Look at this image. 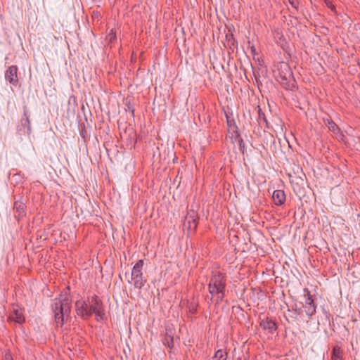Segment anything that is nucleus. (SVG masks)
Wrapping results in <instances>:
<instances>
[{
  "label": "nucleus",
  "instance_id": "20e7f679",
  "mask_svg": "<svg viewBox=\"0 0 360 360\" xmlns=\"http://www.w3.org/2000/svg\"><path fill=\"white\" fill-rule=\"evenodd\" d=\"M89 308L91 311V316L94 314L98 321L106 319L104 306L102 300L96 295H94L88 297Z\"/></svg>",
  "mask_w": 360,
  "mask_h": 360
},
{
  "label": "nucleus",
  "instance_id": "ddd939ff",
  "mask_svg": "<svg viewBox=\"0 0 360 360\" xmlns=\"http://www.w3.org/2000/svg\"><path fill=\"white\" fill-rule=\"evenodd\" d=\"M188 224V229L190 231H194L196 229L198 223L196 219V216L194 212L192 214L186 217L184 225Z\"/></svg>",
  "mask_w": 360,
  "mask_h": 360
},
{
  "label": "nucleus",
  "instance_id": "412c9836",
  "mask_svg": "<svg viewBox=\"0 0 360 360\" xmlns=\"http://www.w3.org/2000/svg\"><path fill=\"white\" fill-rule=\"evenodd\" d=\"M214 358L216 359V360H226L227 352L224 349H218L215 352Z\"/></svg>",
  "mask_w": 360,
  "mask_h": 360
},
{
  "label": "nucleus",
  "instance_id": "f03ea898",
  "mask_svg": "<svg viewBox=\"0 0 360 360\" xmlns=\"http://www.w3.org/2000/svg\"><path fill=\"white\" fill-rule=\"evenodd\" d=\"M226 287L225 275L220 271L212 272L208 283L210 301L212 302L215 299L217 304L220 303L225 297Z\"/></svg>",
  "mask_w": 360,
  "mask_h": 360
},
{
  "label": "nucleus",
  "instance_id": "b1692460",
  "mask_svg": "<svg viewBox=\"0 0 360 360\" xmlns=\"http://www.w3.org/2000/svg\"><path fill=\"white\" fill-rule=\"evenodd\" d=\"M231 139H234L235 141L238 139L240 150H242L243 151L244 150L245 143L243 141V139L241 137H240V136L238 138H236L235 135L232 134Z\"/></svg>",
  "mask_w": 360,
  "mask_h": 360
},
{
  "label": "nucleus",
  "instance_id": "dca6fc26",
  "mask_svg": "<svg viewBox=\"0 0 360 360\" xmlns=\"http://www.w3.org/2000/svg\"><path fill=\"white\" fill-rule=\"evenodd\" d=\"M131 280L134 281V286L135 288L141 289L146 283V280L144 279L143 275H135L131 276Z\"/></svg>",
  "mask_w": 360,
  "mask_h": 360
},
{
  "label": "nucleus",
  "instance_id": "aec40b11",
  "mask_svg": "<svg viewBox=\"0 0 360 360\" xmlns=\"http://www.w3.org/2000/svg\"><path fill=\"white\" fill-rule=\"evenodd\" d=\"M25 205L22 202L15 201L14 203V208L20 215L25 214Z\"/></svg>",
  "mask_w": 360,
  "mask_h": 360
},
{
  "label": "nucleus",
  "instance_id": "7ed1b4c3",
  "mask_svg": "<svg viewBox=\"0 0 360 360\" xmlns=\"http://www.w3.org/2000/svg\"><path fill=\"white\" fill-rule=\"evenodd\" d=\"M274 75L276 80L286 90L292 91L295 89L296 81L292 70L285 62H279L275 65Z\"/></svg>",
  "mask_w": 360,
  "mask_h": 360
},
{
  "label": "nucleus",
  "instance_id": "39448f33",
  "mask_svg": "<svg viewBox=\"0 0 360 360\" xmlns=\"http://www.w3.org/2000/svg\"><path fill=\"white\" fill-rule=\"evenodd\" d=\"M89 302L86 300L80 299L75 302V311L78 316L83 319H88L91 317V311L88 309Z\"/></svg>",
  "mask_w": 360,
  "mask_h": 360
},
{
  "label": "nucleus",
  "instance_id": "0eeeda50",
  "mask_svg": "<svg viewBox=\"0 0 360 360\" xmlns=\"http://www.w3.org/2000/svg\"><path fill=\"white\" fill-rule=\"evenodd\" d=\"M18 70L16 65H11L6 71L5 78L13 85H16L18 82Z\"/></svg>",
  "mask_w": 360,
  "mask_h": 360
},
{
  "label": "nucleus",
  "instance_id": "c85d7f7f",
  "mask_svg": "<svg viewBox=\"0 0 360 360\" xmlns=\"http://www.w3.org/2000/svg\"><path fill=\"white\" fill-rule=\"evenodd\" d=\"M128 108H129V110L131 112V115H134V108L128 106Z\"/></svg>",
  "mask_w": 360,
  "mask_h": 360
},
{
  "label": "nucleus",
  "instance_id": "9d476101",
  "mask_svg": "<svg viewBox=\"0 0 360 360\" xmlns=\"http://www.w3.org/2000/svg\"><path fill=\"white\" fill-rule=\"evenodd\" d=\"M9 319L19 324H21L25 321V317L23 316L22 309L18 306L13 307V310L11 312Z\"/></svg>",
  "mask_w": 360,
  "mask_h": 360
},
{
  "label": "nucleus",
  "instance_id": "4468645a",
  "mask_svg": "<svg viewBox=\"0 0 360 360\" xmlns=\"http://www.w3.org/2000/svg\"><path fill=\"white\" fill-rule=\"evenodd\" d=\"M325 124L328 127L330 131H331L335 135L338 136L341 134V131L339 127L335 123V122L330 119L327 118L324 120Z\"/></svg>",
  "mask_w": 360,
  "mask_h": 360
},
{
  "label": "nucleus",
  "instance_id": "1a4fd4ad",
  "mask_svg": "<svg viewBox=\"0 0 360 360\" xmlns=\"http://www.w3.org/2000/svg\"><path fill=\"white\" fill-rule=\"evenodd\" d=\"M259 326L263 330H267L270 334H274L278 329L276 322L268 317L261 320Z\"/></svg>",
  "mask_w": 360,
  "mask_h": 360
},
{
  "label": "nucleus",
  "instance_id": "2eb2a0df",
  "mask_svg": "<svg viewBox=\"0 0 360 360\" xmlns=\"http://www.w3.org/2000/svg\"><path fill=\"white\" fill-rule=\"evenodd\" d=\"M162 343L169 349L174 347V336L171 330H166V333L162 339Z\"/></svg>",
  "mask_w": 360,
  "mask_h": 360
},
{
  "label": "nucleus",
  "instance_id": "c756f323",
  "mask_svg": "<svg viewBox=\"0 0 360 360\" xmlns=\"http://www.w3.org/2000/svg\"><path fill=\"white\" fill-rule=\"evenodd\" d=\"M241 360V359H240Z\"/></svg>",
  "mask_w": 360,
  "mask_h": 360
},
{
  "label": "nucleus",
  "instance_id": "9b49d317",
  "mask_svg": "<svg viewBox=\"0 0 360 360\" xmlns=\"http://www.w3.org/2000/svg\"><path fill=\"white\" fill-rule=\"evenodd\" d=\"M290 314V318L295 321H301L302 320V309L298 307L297 304H294L291 306V308L288 309Z\"/></svg>",
  "mask_w": 360,
  "mask_h": 360
},
{
  "label": "nucleus",
  "instance_id": "5701e85b",
  "mask_svg": "<svg viewBox=\"0 0 360 360\" xmlns=\"http://www.w3.org/2000/svg\"><path fill=\"white\" fill-rule=\"evenodd\" d=\"M227 124L229 128V131H233V134L235 135L236 138H238L239 136V134L237 131V127L236 126L234 121L233 120V122H231L229 120H228Z\"/></svg>",
  "mask_w": 360,
  "mask_h": 360
},
{
  "label": "nucleus",
  "instance_id": "4be33fe9",
  "mask_svg": "<svg viewBox=\"0 0 360 360\" xmlns=\"http://www.w3.org/2000/svg\"><path fill=\"white\" fill-rule=\"evenodd\" d=\"M116 32L111 29L107 34L105 39L108 44H112L116 40Z\"/></svg>",
  "mask_w": 360,
  "mask_h": 360
},
{
  "label": "nucleus",
  "instance_id": "f8f14e48",
  "mask_svg": "<svg viewBox=\"0 0 360 360\" xmlns=\"http://www.w3.org/2000/svg\"><path fill=\"white\" fill-rule=\"evenodd\" d=\"M285 194L283 190H276L273 192L272 199L274 203L277 206H281L285 203Z\"/></svg>",
  "mask_w": 360,
  "mask_h": 360
},
{
  "label": "nucleus",
  "instance_id": "a211bd4d",
  "mask_svg": "<svg viewBox=\"0 0 360 360\" xmlns=\"http://www.w3.org/2000/svg\"><path fill=\"white\" fill-rule=\"evenodd\" d=\"M331 360H343L342 350L338 345H335L333 348Z\"/></svg>",
  "mask_w": 360,
  "mask_h": 360
},
{
  "label": "nucleus",
  "instance_id": "393cba45",
  "mask_svg": "<svg viewBox=\"0 0 360 360\" xmlns=\"http://www.w3.org/2000/svg\"><path fill=\"white\" fill-rule=\"evenodd\" d=\"M188 309H189V312H191V314H195L197 311V307L193 304H191L189 306Z\"/></svg>",
  "mask_w": 360,
  "mask_h": 360
},
{
  "label": "nucleus",
  "instance_id": "a878e982",
  "mask_svg": "<svg viewBox=\"0 0 360 360\" xmlns=\"http://www.w3.org/2000/svg\"><path fill=\"white\" fill-rule=\"evenodd\" d=\"M288 2L292 8L297 9L298 4L297 2V0H288Z\"/></svg>",
  "mask_w": 360,
  "mask_h": 360
},
{
  "label": "nucleus",
  "instance_id": "6ab92c4d",
  "mask_svg": "<svg viewBox=\"0 0 360 360\" xmlns=\"http://www.w3.org/2000/svg\"><path fill=\"white\" fill-rule=\"evenodd\" d=\"M257 122H258L259 125L261 127H265L266 128L269 127L266 117L264 113L262 111V109L259 107V109H258Z\"/></svg>",
  "mask_w": 360,
  "mask_h": 360
},
{
  "label": "nucleus",
  "instance_id": "f3484780",
  "mask_svg": "<svg viewBox=\"0 0 360 360\" xmlns=\"http://www.w3.org/2000/svg\"><path fill=\"white\" fill-rule=\"evenodd\" d=\"M143 264L144 262L143 259L139 260L132 268L131 276L135 275H142Z\"/></svg>",
  "mask_w": 360,
  "mask_h": 360
},
{
  "label": "nucleus",
  "instance_id": "f257e3e1",
  "mask_svg": "<svg viewBox=\"0 0 360 360\" xmlns=\"http://www.w3.org/2000/svg\"><path fill=\"white\" fill-rule=\"evenodd\" d=\"M51 307L57 326H62L65 319L69 317L71 311L70 296L67 293L60 294L53 300Z\"/></svg>",
  "mask_w": 360,
  "mask_h": 360
},
{
  "label": "nucleus",
  "instance_id": "6e6552de",
  "mask_svg": "<svg viewBox=\"0 0 360 360\" xmlns=\"http://www.w3.org/2000/svg\"><path fill=\"white\" fill-rule=\"evenodd\" d=\"M21 128L24 134H30L32 131L30 115L26 107H24L23 117L20 120Z\"/></svg>",
  "mask_w": 360,
  "mask_h": 360
},
{
  "label": "nucleus",
  "instance_id": "bb28decb",
  "mask_svg": "<svg viewBox=\"0 0 360 360\" xmlns=\"http://www.w3.org/2000/svg\"><path fill=\"white\" fill-rule=\"evenodd\" d=\"M250 51H251V53L252 54L254 58H255V55L257 54V51H256V48L254 45H252L250 46Z\"/></svg>",
  "mask_w": 360,
  "mask_h": 360
},
{
  "label": "nucleus",
  "instance_id": "423d86ee",
  "mask_svg": "<svg viewBox=\"0 0 360 360\" xmlns=\"http://www.w3.org/2000/svg\"><path fill=\"white\" fill-rule=\"evenodd\" d=\"M303 308L304 309L305 314L309 319L311 318V316L316 313V306L312 299V296L309 293L307 295V298L303 304Z\"/></svg>",
  "mask_w": 360,
  "mask_h": 360
},
{
  "label": "nucleus",
  "instance_id": "cd10ccee",
  "mask_svg": "<svg viewBox=\"0 0 360 360\" xmlns=\"http://www.w3.org/2000/svg\"><path fill=\"white\" fill-rule=\"evenodd\" d=\"M4 360H13L11 353H6L4 355Z\"/></svg>",
  "mask_w": 360,
  "mask_h": 360
}]
</instances>
